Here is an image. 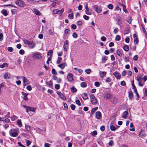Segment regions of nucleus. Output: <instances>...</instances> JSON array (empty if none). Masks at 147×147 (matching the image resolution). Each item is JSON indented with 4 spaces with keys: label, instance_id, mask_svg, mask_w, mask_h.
Returning <instances> with one entry per match:
<instances>
[{
    "label": "nucleus",
    "instance_id": "obj_15",
    "mask_svg": "<svg viewBox=\"0 0 147 147\" xmlns=\"http://www.w3.org/2000/svg\"><path fill=\"white\" fill-rule=\"evenodd\" d=\"M0 121H5L7 123H9L10 122V119L5 117H0Z\"/></svg>",
    "mask_w": 147,
    "mask_h": 147
},
{
    "label": "nucleus",
    "instance_id": "obj_22",
    "mask_svg": "<svg viewBox=\"0 0 147 147\" xmlns=\"http://www.w3.org/2000/svg\"><path fill=\"white\" fill-rule=\"evenodd\" d=\"M28 1L32 4H35L36 3H38V1L34 0H28Z\"/></svg>",
    "mask_w": 147,
    "mask_h": 147
},
{
    "label": "nucleus",
    "instance_id": "obj_9",
    "mask_svg": "<svg viewBox=\"0 0 147 147\" xmlns=\"http://www.w3.org/2000/svg\"><path fill=\"white\" fill-rule=\"evenodd\" d=\"M67 79L69 82H72L74 81L72 74L70 73L68 74L67 76Z\"/></svg>",
    "mask_w": 147,
    "mask_h": 147
},
{
    "label": "nucleus",
    "instance_id": "obj_12",
    "mask_svg": "<svg viewBox=\"0 0 147 147\" xmlns=\"http://www.w3.org/2000/svg\"><path fill=\"white\" fill-rule=\"evenodd\" d=\"M114 75L117 79H120L121 78V75L117 71H115L113 74Z\"/></svg>",
    "mask_w": 147,
    "mask_h": 147
},
{
    "label": "nucleus",
    "instance_id": "obj_40",
    "mask_svg": "<svg viewBox=\"0 0 147 147\" xmlns=\"http://www.w3.org/2000/svg\"><path fill=\"white\" fill-rule=\"evenodd\" d=\"M108 7L109 9H112L113 8V5L110 4L108 5Z\"/></svg>",
    "mask_w": 147,
    "mask_h": 147
},
{
    "label": "nucleus",
    "instance_id": "obj_54",
    "mask_svg": "<svg viewBox=\"0 0 147 147\" xmlns=\"http://www.w3.org/2000/svg\"><path fill=\"white\" fill-rule=\"evenodd\" d=\"M60 88V86L59 84H57L55 85V88L56 89H59Z\"/></svg>",
    "mask_w": 147,
    "mask_h": 147
},
{
    "label": "nucleus",
    "instance_id": "obj_29",
    "mask_svg": "<svg viewBox=\"0 0 147 147\" xmlns=\"http://www.w3.org/2000/svg\"><path fill=\"white\" fill-rule=\"evenodd\" d=\"M34 12L35 13L36 15H38L39 16L40 15V13L39 11L37 9H34Z\"/></svg>",
    "mask_w": 147,
    "mask_h": 147
},
{
    "label": "nucleus",
    "instance_id": "obj_59",
    "mask_svg": "<svg viewBox=\"0 0 147 147\" xmlns=\"http://www.w3.org/2000/svg\"><path fill=\"white\" fill-rule=\"evenodd\" d=\"M85 71L88 74L90 73L91 72V70L90 69H86L85 70Z\"/></svg>",
    "mask_w": 147,
    "mask_h": 147
},
{
    "label": "nucleus",
    "instance_id": "obj_19",
    "mask_svg": "<svg viewBox=\"0 0 147 147\" xmlns=\"http://www.w3.org/2000/svg\"><path fill=\"white\" fill-rule=\"evenodd\" d=\"M66 65V63H62L58 65V67H60L61 69H64L65 66Z\"/></svg>",
    "mask_w": 147,
    "mask_h": 147
},
{
    "label": "nucleus",
    "instance_id": "obj_21",
    "mask_svg": "<svg viewBox=\"0 0 147 147\" xmlns=\"http://www.w3.org/2000/svg\"><path fill=\"white\" fill-rule=\"evenodd\" d=\"M82 98L85 100L87 99L88 98V97L87 94L86 93H84L82 95Z\"/></svg>",
    "mask_w": 147,
    "mask_h": 147
},
{
    "label": "nucleus",
    "instance_id": "obj_35",
    "mask_svg": "<svg viewBox=\"0 0 147 147\" xmlns=\"http://www.w3.org/2000/svg\"><path fill=\"white\" fill-rule=\"evenodd\" d=\"M138 38H136L134 40V43L135 44L137 45L138 43Z\"/></svg>",
    "mask_w": 147,
    "mask_h": 147
},
{
    "label": "nucleus",
    "instance_id": "obj_13",
    "mask_svg": "<svg viewBox=\"0 0 147 147\" xmlns=\"http://www.w3.org/2000/svg\"><path fill=\"white\" fill-rule=\"evenodd\" d=\"M96 117L98 119H100L102 117L101 113L100 111L96 112Z\"/></svg>",
    "mask_w": 147,
    "mask_h": 147
},
{
    "label": "nucleus",
    "instance_id": "obj_47",
    "mask_svg": "<svg viewBox=\"0 0 147 147\" xmlns=\"http://www.w3.org/2000/svg\"><path fill=\"white\" fill-rule=\"evenodd\" d=\"M111 79L109 77L107 78L105 80V81L107 82H111Z\"/></svg>",
    "mask_w": 147,
    "mask_h": 147
},
{
    "label": "nucleus",
    "instance_id": "obj_55",
    "mask_svg": "<svg viewBox=\"0 0 147 147\" xmlns=\"http://www.w3.org/2000/svg\"><path fill=\"white\" fill-rule=\"evenodd\" d=\"M138 58V55H136L133 57V59L135 61H137Z\"/></svg>",
    "mask_w": 147,
    "mask_h": 147
},
{
    "label": "nucleus",
    "instance_id": "obj_43",
    "mask_svg": "<svg viewBox=\"0 0 147 147\" xmlns=\"http://www.w3.org/2000/svg\"><path fill=\"white\" fill-rule=\"evenodd\" d=\"M110 129L112 131H115L116 129L115 127L113 125H111Z\"/></svg>",
    "mask_w": 147,
    "mask_h": 147
},
{
    "label": "nucleus",
    "instance_id": "obj_34",
    "mask_svg": "<svg viewBox=\"0 0 147 147\" xmlns=\"http://www.w3.org/2000/svg\"><path fill=\"white\" fill-rule=\"evenodd\" d=\"M18 117L16 116L13 115L11 117V119L12 121H14L18 118Z\"/></svg>",
    "mask_w": 147,
    "mask_h": 147
},
{
    "label": "nucleus",
    "instance_id": "obj_42",
    "mask_svg": "<svg viewBox=\"0 0 147 147\" xmlns=\"http://www.w3.org/2000/svg\"><path fill=\"white\" fill-rule=\"evenodd\" d=\"M17 123L18 125L20 126V127H22V124L21 120L19 119L17 121Z\"/></svg>",
    "mask_w": 147,
    "mask_h": 147
},
{
    "label": "nucleus",
    "instance_id": "obj_30",
    "mask_svg": "<svg viewBox=\"0 0 147 147\" xmlns=\"http://www.w3.org/2000/svg\"><path fill=\"white\" fill-rule=\"evenodd\" d=\"M123 49L125 51H128L129 49V47L127 45H125L123 47Z\"/></svg>",
    "mask_w": 147,
    "mask_h": 147
},
{
    "label": "nucleus",
    "instance_id": "obj_37",
    "mask_svg": "<svg viewBox=\"0 0 147 147\" xmlns=\"http://www.w3.org/2000/svg\"><path fill=\"white\" fill-rule=\"evenodd\" d=\"M121 5L123 7V10L124 11L125 13L127 12H128L125 9H126L125 6L124 5H123V4H121Z\"/></svg>",
    "mask_w": 147,
    "mask_h": 147
},
{
    "label": "nucleus",
    "instance_id": "obj_61",
    "mask_svg": "<svg viewBox=\"0 0 147 147\" xmlns=\"http://www.w3.org/2000/svg\"><path fill=\"white\" fill-rule=\"evenodd\" d=\"M26 143L27 144V146H28L30 144L31 142L30 140H26Z\"/></svg>",
    "mask_w": 147,
    "mask_h": 147
},
{
    "label": "nucleus",
    "instance_id": "obj_45",
    "mask_svg": "<svg viewBox=\"0 0 147 147\" xmlns=\"http://www.w3.org/2000/svg\"><path fill=\"white\" fill-rule=\"evenodd\" d=\"M48 34L49 35H53L54 34L53 32H52L51 29H50L48 31Z\"/></svg>",
    "mask_w": 147,
    "mask_h": 147
},
{
    "label": "nucleus",
    "instance_id": "obj_16",
    "mask_svg": "<svg viewBox=\"0 0 147 147\" xmlns=\"http://www.w3.org/2000/svg\"><path fill=\"white\" fill-rule=\"evenodd\" d=\"M99 74L100 75V78H103L104 76H106V75L107 72L105 71H100L99 72Z\"/></svg>",
    "mask_w": 147,
    "mask_h": 147
},
{
    "label": "nucleus",
    "instance_id": "obj_53",
    "mask_svg": "<svg viewBox=\"0 0 147 147\" xmlns=\"http://www.w3.org/2000/svg\"><path fill=\"white\" fill-rule=\"evenodd\" d=\"M144 90V96H147V89L145 88Z\"/></svg>",
    "mask_w": 147,
    "mask_h": 147
},
{
    "label": "nucleus",
    "instance_id": "obj_49",
    "mask_svg": "<svg viewBox=\"0 0 147 147\" xmlns=\"http://www.w3.org/2000/svg\"><path fill=\"white\" fill-rule=\"evenodd\" d=\"M116 53L119 56L121 57L122 56L121 53H120V52L118 50H117Z\"/></svg>",
    "mask_w": 147,
    "mask_h": 147
},
{
    "label": "nucleus",
    "instance_id": "obj_25",
    "mask_svg": "<svg viewBox=\"0 0 147 147\" xmlns=\"http://www.w3.org/2000/svg\"><path fill=\"white\" fill-rule=\"evenodd\" d=\"M133 93L131 91H129V97L131 100L133 98Z\"/></svg>",
    "mask_w": 147,
    "mask_h": 147
},
{
    "label": "nucleus",
    "instance_id": "obj_24",
    "mask_svg": "<svg viewBox=\"0 0 147 147\" xmlns=\"http://www.w3.org/2000/svg\"><path fill=\"white\" fill-rule=\"evenodd\" d=\"M17 130L16 129H11L9 131V134L10 135L12 133H14L15 132V131H17Z\"/></svg>",
    "mask_w": 147,
    "mask_h": 147
},
{
    "label": "nucleus",
    "instance_id": "obj_36",
    "mask_svg": "<svg viewBox=\"0 0 147 147\" xmlns=\"http://www.w3.org/2000/svg\"><path fill=\"white\" fill-rule=\"evenodd\" d=\"M62 60V58L61 57H58V59L57 61V64H59L61 63Z\"/></svg>",
    "mask_w": 147,
    "mask_h": 147
},
{
    "label": "nucleus",
    "instance_id": "obj_33",
    "mask_svg": "<svg viewBox=\"0 0 147 147\" xmlns=\"http://www.w3.org/2000/svg\"><path fill=\"white\" fill-rule=\"evenodd\" d=\"M10 135L12 137H16L18 136V134L17 132H15L12 133Z\"/></svg>",
    "mask_w": 147,
    "mask_h": 147
},
{
    "label": "nucleus",
    "instance_id": "obj_11",
    "mask_svg": "<svg viewBox=\"0 0 147 147\" xmlns=\"http://www.w3.org/2000/svg\"><path fill=\"white\" fill-rule=\"evenodd\" d=\"M22 77L24 82V85L26 86L29 84V81L28 80L26 79L25 77L23 76Z\"/></svg>",
    "mask_w": 147,
    "mask_h": 147
},
{
    "label": "nucleus",
    "instance_id": "obj_50",
    "mask_svg": "<svg viewBox=\"0 0 147 147\" xmlns=\"http://www.w3.org/2000/svg\"><path fill=\"white\" fill-rule=\"evenodd\" d=\"M76 103L79 106H80L81 105V103L80 102V101L79 100H76Z\"/></svg>",
    "mask_w": 147,
    "mask_h": 147
},
{
    "label": "nucleus",
    "instance_id": "obj_62",
    "mask_svg": "<svg viewBox=\"0 0 147 147\" xmlns=\"http://www.w3.org/2000/svg\"><path fill=\"white\" fill-rule=\"evenodd\" d=\"M27 89L29 91H31L32 90V88L30 85H28L26 87Z\"/></svg>",
    "mask_w": 147,
    "mask_h": 147
},
{
    "label": "nucleus",
    "instance_id": "obj_56",
    "mask_svg": "<svg viewBox=\"0 0 147 147\" xmlns=\"http://www.w3.org/2000/svg\"><path fill=\"white\" fill-rule=\"evenodd\" d=\"M24 51L23 49H21L19 51V53L21 55H23L24 53Z\"/></svg>",
    "mask_w": 147,
    "mask_h": 147
},
{
    "label": "nucleus",
    "instance_id": "obj_2",
    "mask_svg": "<svg viewBox=\"0 0 147 147\" xmlns=\"http://www.w3.org/2000/svg\"><path fill=\"white\" fill-rule=\"evenodd\" d=\"M15 3L17 5L21 7H24L25 4L24 2L21 0H18L16 1Z\"/></svg>",
    "mask_w": 147,
    "mask_h": 147
},
{
    "label": "nucleus",
    "instance_id": "obj_5",
    "mask_svg": "<svg viewBox=\"0 0 147 147\" xmlns=\"http://www.w3.org/2000/svg\"><path fill=\"white\" fill-rule=\"evenodd\" d=\"M69 42L67 40H66L64 42L63 45V49L64 51L67 52L69 49Z\"/></svg>",
    "mask_w": 147,
    "mask_h": 147
},
{
    "label": "nucleus",
    "instance_id": "obj_26",
    "mask_svg": "<svg viewBox=\"0 0 147 147\" xmlns=\"http://www.w3.org/2000/svg\"><path fill=\"white\" fill-rule=\"evenodd\" d=\"M2 13L5 16H6L7 15V11L5 9H3L1 11Z\"/></svg>",
    "mask_w": 147,
    "mask_h": 147
},
{
    "label": "nucleus",
    "instance_id": "obj_32",
    "mask_svg": "<svg viewBox=\"0 0 147 147\" xmlns=\"http://www.w3.org/2000/svg\"><path fill=\"white\" fill-rule=\"evenodd\" d=\"M144 133V132L142 131L140 132L139 133V136L142 138L145 136L146 135Z\"/></svg>",
    "mask_w": 147,
    "mask_h": 147
},
{
    "label": "nucleus",
    "instance_id": "obj_23",
    "mask_svg": "<svg viewBox=\"0 0 147 147\" xmlns=\"http://www.w3.org/2000/svg\"><path fill=\"white\" fill-rule=\"evenodd\" d=\"M25 127L26 130L29 132H30V129H31L29 125H25Z\"/></svg>",
    "mask_w": 147,
    "mask_h": 147
},
{
    "label": "nucleus",
    "instance_id": "obj_20",
    "mask_svg": "<svg viewBox=\"0 0 147 147\" xmlns=\"http://www.w3.org/2000/svg\"><path fill=\"white\" fill-rule=\"evenodd\" d=\"M136 80L138 82H141L143 80V78H141L140 75H138L137 77Z\"/></svg>",
    "mask_w": 147,
    "mask_h": 147
},
{
    "label": "nucleus",
    "instance_id": "obj_44",
    "mask_svg": "<svg viewBox=\"0 0 147 147\" xmlns=\"http://www.w3.org/2000/svg\"><path fill=\"white\" fill-rule=\"evenodd\" d=\"M7 63H4L3 64L0 65V67L1 68H4L5 67L7 66Z\"/></svg>",
    "mask_w": 147,
    "mask_h": 147
},
{
    "label": "nucleus",
    "instance_id": "obj_10",
    "mask_svg": "<svg viewBox=\"0 0 147 147\" xmlns=\"http://www.w3.org/2000/svg\"><path fill=\"white\" fill-rule=\"evenodd\" d=\"M93 7L95 11L98 13H100L102 11L101 8L99 6L94 5L93 6Z\"/></svg>",
    "mask_w": 147,
    "mask_h": 147
},
{
    "label": "nucleus",
    "instance_id": "obj_17",
    "mask_svg": "<svg viewBox=\"0 0 147 147\" xmlns=\"http://www.w3.org/2000/svg\"><path fill=\"white\" fill-rule=\"evenodd\" d=\"M107 59V57L106 56H103L102 57L101 63H104Z\"/></svg>",
    "mask_w": 147,
    "mask_h": 147
},
{
    "label": "nucleus",
    "instance_id": "obj_64",
    "mask_svg": "<svg viewBox=\"0 0 147 147\" xmlns=\"http://www.w3.org/2000/svg\"><path fill=\"white\" fill-rule=\"evenodd\" d=\"M7 50L11 52L13 50V49L12 47H8L7 48Z\"/></svg>",
    "mask_w": 147,
    "mask_h": 147
},
{
    "label": "nucleus",
    "instance_id": "obj_41",
    "mask_svg": "<svg viewBox=\"0 0 147 147\" xmlns=\"http://www.w3.org/2000/svg\"><path fill=\"white\" fill-rule=\"evenodd\" d=\"M53 51L52 50H50L48 53L47 55H50L51 57L52 55V53H53Z\"/></svg>",
    "mask_w": 147,
    "mask_h": 147
},
{
    "label": "nucleus",
    "instance_id": "obj_27",
    "mask_svg": "<svg viewBox=\"0 0 147 147\" xmlns=\"http://www.w3.org/2000/svg\"><path fill=\"white\" fill-rule=\"evenodd\" d=\"M98 109V107H96L95 108H94L92 109L91 111V115H92L95 112V111H96Z\"/></svg>",
    "mask_w": 147,
    "mask_h": 147
},
{
    "label": "nucleus",
    "instance_id": "obj_31",
    "mask_svg": "<svg viewBox=\"0 0 147 147\" xmlns=\"http://www.w3.org/2000/svg\"><path fill=\"white\" fill-rule=\"evenodd\" d=\"M64 11V8H63L61 9V10H58L57 14H59L61 16L62 13Z\"/></svg>",
    "mask_w": 147,
    "mask_h": 147
},
{
    "label": "nucleus",
    "instance_id": "obj_39",
    "mask_svg": "<svg viewBox=\"0 0 147 147\" xmlns=\"http://www.w3.org/2000/svg\"><path fill=\"white\" fill-rule=\"evenodd\" d=\"M71 91L73 92H76L77 91V89L74 87H72L71 89Z\"/></svg>",
    "mask_w": 147,
    "mask_h": 147
},
{
    "label": "nucleus",
    "instance_id": "obj_46",
    "mask_svg": "<svg viewBox=\"0 0 147 147\" xmlns=\"http://www.w3.org/2000/svg\"><path fill=\"white\" fill-rule=\"evenodd\" d=\"M121 39V37L119 35H117L115 37V40L117 41H119Z\"/></svg>",
    "mask_w": 147,
    "mask_h": 147
},
{
    "label": "nucleus",
    "instance_id": "obj_63",
    "mask_svg": "<svg viewBox=\"0 0 147 147\" xmlns=\"http://www.w3.org/2000/svg\"><path fill=\"white\" fill-rule=\"evenodd\" d=\"M3 34L1 33L0 34V41H2L3 39Z\"/></svg>",
    "mask_w": 147,
    "mask_h": 147
},
{
    "label": "nucleus",
    "instance_id": "obj_18",
    "mask_svg": "<svg viewBox=\"0 0 147 147\" xmlns=\"http://www.w3.org/2000/svg\"><path fill=\"white\" fill-rule=\"evenodd\" d=\"M128 115V112L127 111H124L123 113L122 117L124 119L127 118V115Z\"/></svg>",
    "mask_w": 147,
    "mask_h": 147
},
{
    "label": "nucleus",
    "instance_id": "obj_48",
    "mask_svg": "<svg viewBox=\"0 0 147 147\" xmlns=\"http://www.w3.org/2000/svg\"><path fill=\"white\" fill-rule=\"evenodd\" d=\"M78 34L75 32H74L72 36L74 38H77L78 37Z\"/></svg>",
    "mask_w": 147,
    "mask_h": 147
},
{
    "label": "nucleus",
    "instance_id": "obj_38",
    "mask_svg": "<svg viewBox=\"0 0 147 147\" xmlns=\"http://www.w3.org/2000/svg\"><path fill=\"white\" fill-rule=\"evenodd\" d=\"M73 13H71L68 15V16L70 19H72L73 18Z\"/></svg>",
    "mask_w": 147,
    "mask_h": 147
},
{
    "label": "nucleus",
    "instance_id": "obj_7",
    "mask_svg": "<svg viewBox=\"0 0 147 147\" xmlns=\"http://www.w3.org/2000/svg\"><path fill=\"white\" fill-rule=\"evenodd\" d=\"M57 93L60 97L63 100H66V97L62 94L61 92L59 91L57 92Z\"/></svg>",
    "mask_w": 147,
    "mask_h": 147
},
{
    "label": "nucleus",
    "instance_id": "obj_14",
    "mask_svg": "<svg viewBox=\"0 0 147 147\" xmlns=\"http://www.w3.org/2000/svg\"><path fill=\"white\" fill-rule=\"evenodd\" d=\"M21 93L24 96L23 99L25 100H28V98L27 97V96L28 95V93H26L24 92H22Z\"/></svg>",
    "mask_w": 147,
    "mask_h": 147
},
{
    "label": "nucleus",
    "instance_id": "obj_3",
    "mask_svg": "<svg viewBox=\"0 0 147 147\" xmlns=\"http://www.w3.org/2000/svg\"><path fill=\"white\" fill-rule=\"evenodd\" d=\"M90 101L92 104L94 105H96L98 102L96 98L93 94L90 95Z\"/></svg>",
    "mask_w": 147,
    "mask_h": 147
},
{
    "label": "nucleus",
    "instance_id": "obj_58",
    "mask_svg": "<svg viewBox=\"0 0 147 147\" xmlns=\"http://www.w3.org/2000/svg\"><path fill=\"white\" fill-rule=\"evenodd\" d=\"M71 27L73 29L75 30L76 28V25L72 24L71 25Z\"/></svg>",
    "mask_w": 147,
    "mask_h": 147
},
{
    "label": "nucleus",
    "instance_id": "obj_60",
    "mask_svg": "<svg viewBox=\"0 0 147 147\" xmlns=\"http://www.w3.org/2000/svg\"><path fill=\"white\" fill-rule=\"evenodd\" d=\"M46 84H48L50 86H52L53 83L51 81H49V82H47L46 83Z\"/></svg>",
    "mask_w": 147,
    "mask_h": 147
},
{
    "label": "nucleus",
    "instance_id": "obj_6",
    "mask_svg": "<svg viewBox=\"0 0 147 147\" xmlns=\"http://www.w3.org/2000/svg\"><path fill=\"white\" fill-rule=\"evenodd\" d=\"M104 97L105 99H111L112 97V94L110 93H107L105 94L104 95Z\"/></svg>",
    "mask_w": 147,
    "mask_h": 147
},
{
    "label": "nucleus",
    "instance_id": "obj_28",
    "mask_svg": "<svg viewBox=\"0 0 147 147\" xmlns=\"http://www.w3.org/2000/svg\"><path fill=\"white\" fill-rule=\"evenodd\" d=\"M81 86L82 88H85L87 86V84L85 82H82L81 84Z\"/></svg>",
    "mask_w": 147,
    "mask_h": 147
},
{
    "label": "nucleus",
    "instance_id": "obj_57",
    "mask_svg": "<svg viewBox=\"0 0 147 147\" xmlns=\"http://www.w3.org/2000/svg\"><path fill=\"white\" fill-rule=\"evenodd\" d=\"M71 107L72 110H74L75 109L76 106L74 105L71 104Z\"/></svg>",
    "mask_w": 147,
    "mask_h": 147
},
{
    "label": "nucleus",
    "instance_id": "obj_4",
    "mask_svg": "<svg viewBox=\"0 0 147 147\" xmlns=\"http://www.w3.org/2000/svg\"><path fill=\"white\" fill-rule=\"evenodd\" d=\"M23 106L24 108L26 109V111L27 113L28 112V111L32 112H34L35 111V110L36 109V108L28 107L24 105H23Z\"/></svg>",
    "mask_w": 147,
    "mask_h": 147
},
{
    "label": "nucleus",
    "instance_id": "obj_52",
    "mask_svg": "<svg viewBox=\"0 0 147 147\" xmlns=\"http://www.w3.org/2000/svg\"><path fill=\"white\" fill-rule=\"evenodd\" d=\"M52 73L53 74H56L57 73L55 69H52Z\"/></svg>",
    "mask_w": 147,
    "mask_h": 147
},
{
    "label": "nucleus",
    "instance_id": "obj_51",
    "mask_svg": "<svg viewBox=\"0 0 147 147\" xmlns=\"http://www.w3.org/2000/svg\"><path fill=\"white\" fill-rule=\"evenodd\" d=\"M83 18H84L85 20H88L89 18V17L87 16H86V15H84L83 16Z\"/></svg>",
    "mask_w": 147,
    "mask_h": 147
},
{
    "label": "nucleus",
    "instance_id": "obj_8",
    "mask_svg": "<svg viewBox=\"0 0 147 147\" xmlns=\"http://www.w3.org/2000/svg\"><path fill=\"white\" fill-rule=\"evenodd\" d=\"M33 57L36 59H40L41 57L38 52H36L34 53L33 55Z\"/></svg>",
    "mask_w": 147,
    "mask_h": 147
},
{
    "label": "nucleus",
    "instance_id": "obj_1",
    "mask_svg": "<svg viewBox=\"0 0 147 147\" xmlns=\"http://www.w3.org/2000/svg\"><path fill=\"white\" fill-rule=\"evenodd\" d=\"M23 41L25 44L28 45L29 47L32 49L34 48L35 46V43L33 41L30 42L25 39Z\"/></svg>",
    "mask_w": 147,
    "mask_h": 147
}]
</instances>
